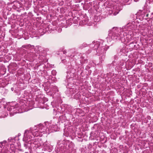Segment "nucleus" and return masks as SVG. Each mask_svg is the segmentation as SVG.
I'll use <instances>...</instances> for the list:
<instances>
[{
	"instance_id": "0eeeda50",
	"label": "nucleus",
	"mask_w": 153,
	"mask_h": 153,
	"mask_svg": "<svg viewBox=\"0 0 153 153\" xmlns=\"http://www.w3.org/2000/svg\"><path fill=\"white\" fill-rule=\"evenodd\" d=\"M146 14V16L147 17H148L149 16V14Z\"/></svg>"
},
{
	"instance_id": "39448f33",
	"label": "nucleus",
	"mask_w": 153,
	"mask_h": 153,
	"mask_svg": "<svg viewBox=\"0 0 153 153\" xmlns=\"http://www.w3.org/2000/svg\"><path fill=\"white\" fill-rule=\"evenodd\" d=\"M6 142V141H4V142H2L1 143V144H2V146H3V144H4Z\"/></svg>"
},
{
	"instance_id": "6e6552de",
	"label": "nucleus",
	"mask_w": 153,
	"mask_h": 153,
	"mask_svg": "<svg viewBox=\"0 0 153 153\" xmlns=\"http://www.w3.org/2000/svg\"><path fill=\"white\" fill-rule=\"evenodd\" d=\"M84 45V47H85L86 46V45L85 44H83Z\"/></svg>"
},
{
	"instance_id": "f257e3e1",
	"label": "nucleus",
	"mask_w": 153,
	"mask_h": 153,
	"mask_svg": "<svg viewBox=\"0 0 153 153\" xmlns=\"http://www.w3.org/2000/svg\"><path fill=\"white\" fill-rule=\"evenodd\" d=\"M111 32L108 33V36L106 38L108 42H110L113 40H121L123 36V32L120 31V30L117 27H114L111 30Z\"/></svg>"
},
{
	"instance_id": "f03ea898",
	"label": "nucleus",
	"mask_w": 153,
	"mask_h": 153,
	"mask_svg": "<svg viewBox=\"0 0 153 153\" xmlns=\"http://www.w3.org/2000/svg\"><path fill=\"white\" fill-rule=\"evenodd\" d=\"M134 22L131 23H128L126 25V27L130 29L135 30L136 27V25L134 24Z\"/></svg>"
},
{
	"instance_id": "9b49d317",
	"label": "nucleus",
	"mask_w": 153,
	"mask_h": 153,
	"mask_svg": "<svg viewBox=\"0 0 153 153\" xmlns=\"http://www.w3.org/2000/svg\"><path fill=\"white\" fill-rule=\"evenodd\" d=\"M152 18H153V16L152 17Z\"/></svg>"
},
{
	"instance_id": "423d86ee",
	"label": "nucleus",
	"mask_w": 153,
	"mask_h": 153,
	"mask_svg": "<svg viewBox=\"0 0 153 153\" xmlns=\"http://www.w3.org/2000/svg\"><path fill=\"white\" fill-rule=\"evenodd\" d=\"M63 53L64 54H65L66 53V51H63Z\"/></svg>"
},
{
	"instance_id": "7ed1b4c3",
	"label": "nucleus",
	"mask_w": 153,
	"mask_h": 153,
	"mask_svg": "<svg viewBox=\"0 0 153 153\" xmlns=\"http://www.w3.org/2000/svg\"><path fill=\"white\" fill-rule=\"evenodd\" d=\"M22 47L27 49H29L32 47V45H30L28 44L26 45H23Z\"/></svg>"
},
{
	"instance_id": "20e7f679",
	"label": "nucleus",
	"mask_w": 153,
	"mask_h": 153,
	"mask_svg": "<svg viewBox=\"0 0 153 153\" xmlns=\"http://www.w3.org/2000/svg\"><path fill=\"white\" fill-rule=\"evenodd\" d=\"M51 73L54 76V75H56V72L55 70H53L51 71Z\"/></svg>"
},
{
	"instance_id": "1a4fd4ad",
	"label": "nucleus",
	"mask_w": 153,
	"mask_h": 153,
	"mask_svg": "<svg viewBox=\"0 0 153 153\" xmlns=\"http://www.w3.org/2000/svg\"><path fill=\"white\" fill-rule=\"evenodd\" d=\"M27 130H26V131H25V133H26V132H27Z\"/></svg>"
},
{
	"instance_id": "9d476101",
	"label": "nucleus",
	"mask_w": 153,
	"mask_h": 153,
	"mask_svg": "<svg viewBox=\"0 0 153 153\" xmlns=\"http://www.w3.org/2000/svg\"><path fill=\"white\" fill-rule=\"evenodd\" d=\"M151 14H152V15H153V13H151Z\"/></svg>"
}]
</instances>
